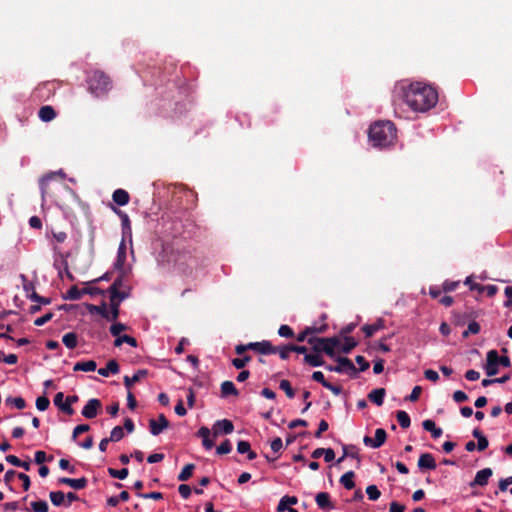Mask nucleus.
Instances as JSON below:
<instances>
[{
	"label": "nucleus",
	"instance_id": "obj_1",
	"mask_svg": "<svg viewBox=\"0 0 512 512\" xmlns=\"http://www.w3.org/2000/svg\"><path fill=\"white\" fill-rule=\"evenodd\" d=\"M404 102L414 111L425 112L438 102L435 88L422 82H414L402 87Z\"/></svg>",
	"mask_w": 512,
	"mask_h": 512
},
{
	"label": "nucleus",
	"instance_id": "obj_2",
	"mask_svg": "<svg viewBox=\"0 0 512 512\" xmlns=\"http://www.w3.org/2000/svg\"><path fill=\"white\" fill-rule=\"evenodd\" d=\"M368 137L374 147L386 148L394 145L397 138V129L391 121H377L370 126Z\"/></svg>",
	"mask_w": 512,
	"mask_h": 512
},
{
	"label": "nucleus",
	"instance_id": "obj_3",
	"mask_svg": "<svg viewBox=\"0 0 512 512\" xmlns=\"http://www.w3.org/2000/svg\"><path fill=\"white\" fill-rule=\"evenodd\" d=\"M89 87L93 93L99 95L109 90L111 80L107 74L102 71H94L88 80Z\"/></svg>",
	"mask_w": 512,
	"mask_h": 512
},
{
	"label": "nucleus",
	"instance_id": "obj_4",
	"mask_svg": "<svg viewBox=\"0 0 512 512\" xmlns=\"http://www.w3.org/2000/svg\"><path fill=\"white\" fill-rule=\"evenodd\" d=\"M195 265L196 260L189 252L179 253L174 260L175 268L185 276L192 274Z\"/></svg>",
	"mask_w": 512,
	"mask_h": 512
},
{
	"label": "nucleus",
	"instance_id": "obj_5",
	"mask_svg": "<svg viewBox=\"0 0 512 512\" xmlns=\"http://www.w3.org/2000/svg\"><path fill=\"white\" fill-rule=\"evenodd\" d=\"M109 206L112 209V211L115 212L121 219L122 234H123L122 239L129 238V240L131 242L132 241V228H131V222H130L129 216L125 212L118 209L114 204L110 203Z\"/></svg>",
	"mask_w": 512,
	"mask_h": 512
},
{
	"label": "nucleus",
	"instance_id": "obj_6",
	"mask_svg": "<svg viewBox=\"0 0 512 512\" xmlns=\"http://www.w3.org/2000/svg\"><path fill=\"white\" fill-rule=\"evenodd\" d=\"M101 408V401L97 398H91L83 407L81 413L87 419H94L98 415Z\"/></svg>",
	"mask_w": 512,
	"mask_h": 512
},
{
	"label": "nucleus",
	"instance_id": "obj_7",
	"mask_svg": "<svg viewBox=\"0 0 512 512\" xmlns=\"http://www.w3.org/2000/svg\"><path fill=\"white\" fill-rule=\"evenodd\" d=\"M169 421L164 414H160L158 419H150L149 420V430L150 433L154 436H158L163 432L164 429L169 427Z\"/></svg>",
	"mask_w": 512,
	"mask_h": 512
},
{
	"label": "nucleus",
	"instance_id": "obj_8",
	"mask_svg": "<svg viewBox=\"0 0 512 512\" xmlns=\"http://www.w3.org/2000/svg\"><path fill=\"white\" fill-rule=\"evenodd\" d=\"M249 350L255 351L262 355L275 354L276 349L272 343L268 340H263L261 342H250L248 343Z\"/></svg>",
	"mask_w": 512,
	"mask_h": 512
},
{
	"label": "nucleus",
	"instance_id": "obj_9",
	"mask_svg": "<svg viewBox=\"0 0 512 512\" xmlns=\"http://www.w3.org/2000/svg\"><path fill=\"white\" fill-rule=\"evenodd\" d=\"M497 351L490 350L487 352L486 364L484 366L487 376L492 377L498 373V363L496 361Z\"/></svg>",
	"mask_w": 512,
	"mask_h": 512
},
{
	"label": "nucleus",
	"instance_id": "obj_10",
	"mask_svg": "<svg viewBox=\"0 0 512 512\" xmlns=\"http://www.w3.org/2000/svg\"><path fill=\"white\" fill-rule=\"evenodd\" d=\"M234 430V425L232 421L228 419H222L215 422L213 425V434L214 436H218L219 434H231Z\"/></svg>",
	"mask_w": 512,
	"mask_h": 512
},
{
	"label": "nucleus",
	"instance_id": "obj_11",
	"mask_svg": "<svg viewBox=\"0 0 512 512\" xmlns=\"http://www.w3.org/2000/svg\"><path fill=\"white\" fill-rule=\"evenodd\" d=\"M492 474H493V471L491 468H484L482 470H479L476 473L474 480L472 482H470V487L486 486L488 484V480L492 476Z\"/></svg>",
	"mask_w": 512,
	"mask_h": 512
},
{
	"label": "nucleus",
	"instance_id": "obj_12",
	"mask_svg": "<svg viewBox=\"0 0 512 512\" xmlns=\"http://www.w3.org/2000/svg\"><path fill=\"white\" fill-rule=\"evenodd\" d=\"M57 176L61 177V178H64L65 174L63 173L62 170H60L59 172H50L46 175H44L40 181H39V186H40V190H41V196L42 198L44 199L45 196L48 194V185H49V182L51 180H54Z\"/></svg>",
	"mask_w": 512,
	"mask_h": 512
},
{
	"label": "nucleus",
	"instance_id": "obj_13",
	"mask_svg": "<svg viewBox=\"0 0 512 512\" xmlns=\"http://www.w3.org/2000/svg\"><path fill=\"white\" fill-rule=\"evenodd\" d=\"M126 250H127V248H126V244H125V239H122L119 244L118 251H117V258L114 263V268L118 272H123V270H125L124 265L126 262Z\"/></svg>",
	"mask_w": 512,
	"mask_h": 512
},
{
	"label": "nucleus",
	"instance_id": "obj_14",
	"mask_svg": "<svg viewBox=\"0 0 512 512\" xmlns=\"http://www.w3.org/2000/svg\"><path fill=\"white\" fill-rule=\"evenodd\" d=\"M325 343V346L322 348L323 353L331 358H334L336 348L340 347V339L336 336L325 337Z\"/></svg>",
	"mask_w": 512,
	"mask_h": 512
},
{
	"label": "nucleus",
	"instance_id": "obj_15",
	"mask_svg": "<svg viewBox=\"0 0 512 512\" xmlns=\"http://www.w3.org/2000/svg\"><path fill=\"white\" fill-rule=\"evenodd\" d=\"M418 467L420 470L429 469L434 470L436 469L437 465L435 462V459L432 454L430 453H423L420 455L418 459Z\"/></svg>",
	"mask_w": 512,
	"mask_h": 512
},
{
	"label": "nucleus",
	"instance_id": "obj_16",
	"mask_svg": "<svg viewBox=\"0 0 512 512\" xmlns=\"http://www.w3.org/2000/svg\"><path fill=\"white\" fill-rule=\"evenodd\" d=\"M60 484H65L70 486L73 489L80 490L87 486L88 480L85 477H81L78 479H72L67 477H62L58 480Z\"/></svg>",
	"mask_w": 512,
	"mask_h": 512
},
{
	"label": "nucleus",
	"instance_id": "obj_17",
	"mask_svg": "<svg viewBox=\"0 0 512 512\" xmlns=\"http://www.w3.org/2000/svg\"><path fill=\"white\" fill-rule=\"evenodd\" d=\"M315 501L318 507L322 510L334 509V504L332 503L330 495L327 492H319L315 497Z\"/></svg>",
	"mask_w": 512,
	"mask_h": 512
},
{
	"label": "nucleus",
	"instance_id": "obj_18",
	"mask_svg": "<svg viewBox=\"0 0 512 512\" xmlns=\"http://www.w3.org/2000/svg\"><path fill=\"white\" fill-rule=\"evenodd\" d=\"M63 399H64V394L62 392H58L54 397L55 406L58 407L65 414L70 415V416L73 415L75 412L74 409L71 406H69V403H67L66 400L64 402Z\"/></svg>",
	"mask_w": 512,
	"mask_h": 512
},
{
	"label": "nucleus",
	"instance_id": "obj_19",
	"mask_svg": "<svg viewBox=\"0 0 512 512\" xmlns=\"http://www.w3.org/2000/svg\"><path fill=\"white\" fill-rule=\"evenodd\" d=\"M112 200L119 206H125L130 201V195L126 190L119 188L113 192Z\"/></svg>",
	"mask_w": 512,
	"mask_h": 512
},
{
	"label": "nucleus",
	"instance_id": "obj_20",
	"mask_svg": "<svg viewBox=\"0 0 512 512\" xmlns=\"http://www.w3.org/2000/svg\"><path fill=\"white\" fill-rule=\"evenodd\" d=\"M86 308L90 314H99L105 319H110L109 311L107 310V304L102 302L101 305L86 304Z\"/></svg>",
	"mask_w": 512,
	"mask_h": 512
},
{
	"label": "nucleus",
	"instance_id": "obj_21",
	"mask_svg": "<svg viewBox=\"0 0 512 512\" xmlns=\"http://www.w3.org/2000/svg\"><path fill=\"white\" fill-rule=\"evenodd\" d=\"M148 375V370L140 369L132 377L124 376V385L130 390L132 385Z\"/></svg>",
	"mask_w": 512,
	"mask_h": 512
},
{
	"label": "nucleus",
	"instance_id": "obj_22",
	"mask_svg": "<svg viewBox=\"0 0 512 512\" xmlns=\"http://www.w3.org/2000/svg\"><path fill=\"white\" fill-rule=\"evenodd\" d=\"M304 362L312 367L324 366L325 361L320 353H309L304 356Z\"/></svg>",
	"mask_w": 512,
	"mask_h": 512
},
{
	"label": "nucleus",
	"instance_id": "obj_23",
	"mask_svg": "<svg viewBox=\"0 0 512 512\" xmlns=\"http://www.w3.org/2000/svg\"><path fill=\"white\" fill-rule=\"evenodd\" d=\"M343 456L338 459V463L342 462L345 457H352L360 462L359 449L355 445H342Z\"/></svg>",
	"mask_w": 512,
	"mask_h": 512
},
{
	"label": "nucleus",
	"instance_id": "obj_24",
	"mask_svg": "<svg viewBox=\"0 0 512 512\" xmlns=\"http://www.w3.org/2000/svg\"><path fill=\"white\" fill-rule=\"evenodd\" d=\"M385 394H386V391L384 388H377V389L372 390L368 394V399L371 402H373L374 404H376L377 406H381L384 402Z\"/></svg>",
	"mask_w": 512,
	"mask_h": 512
},
{
	"label": "nucleus",
	"instance_id": "obj_25",
	"mask_svg": "<svg viewBox=\"0 0 512 512\" xmlns=\"http://www.w3.org/2000/svg\"><path fill=\"white\" fill-rule=\"evenodd\" d=\"M335 361L341 364L342 369L345 373L355 374L357 372L356 367L349 358L338 356L335 358Z\"/></svg>",
	"mask_w": 512,
	"mask_h": 512
},
{
	"label": "nucleus",
	"instance_id": "obj_26",
	"mask_svg": "<svg viewBox=\"0 0 512 512\" xmlns=\"http://www.w3.org/2000/svg\"><path fill=\"white\" fill-rule=\"evenodd\" d=\"M39 118L44 122L52 121L56 117V112L52 106H42L39 110Z\"/></svg>",
	"mask_w": 512,
	"mask_h": 512
},
{
	"label": "nucleus",
	"instance_id": "obj_27",
	"mask_svg": "<svg viewBox=\"0 0 512 512\" xmlns=\"http://www.w3.org/2000/svg\"><path fill=\"white\" fill-rule=\"evenodd\" d=\"M422 426L426 431L431 432V436L434 439L439 438L443 433V430L441 428L436 427L435 422L433 420H424Z\"/></svg>",
	"mask_w": 512,
	"mask_h": 512
},
{
	"label": "nucleus",
	"instance_id": "obj_28",
	"mask_svg": "<svg viewBox=\"0 0 512 512\" xmlns=\"http://www.w3.org/2000/svg\"><path fill=\"white\" fill-rule=\"evenodd\" d=\"M119 372V364L116 360L112 359L107 362V365L105 368L98 369L99 375L103 377H108L109 373L116 374Z\"/></svg>",
	"mask_w": 512,
	"mask_h": 512
},
{
	"label": "nucleus",
	"instance_id": "obj_29",
	"mask_svg": "<svg viewBox=\"0 0 512 512\" xmlns=\"http://www.w3.org/2000/svg\"><path fill=\"white\" fill-rule=\"evenodd\" d=\"M308 344L311 346L313 352L322 353L323 352L322 348L326 344L325 337H317V336L313 335V337L308 338Z\"/></svg>",
	"mask_w": 512,
	"mask_h": 512
},
{
	"label": "nucleus",
	"instance_id": "obj_30",
	"mask_svg": "<svg viewBox=\"0 0 512 512\" xmlns=\"http://www.w3.org/2000/svg\"><path fill=\"white\" fill-rule=\"evenodd\" d=\"M96 368H97L96 362L94 360H88V361L77 362L74 365L73 370L74 371L91 372V371H95Z\"/></svg>",
	"mask_w": 512,
	"mask_h": 512
},
{
	"label": "nucleus",
	"instance_id": "obj_31",
	"mask_svg": "<svg viewBox=\"0 0 512 512\" xmlns=\"http://www.w3.org/2000/svg\"><path fill=\"white\" fill-rule=\"evenodd\" d=\"M239 392L236 389L234 383L232 381H224L221 384V396L223 398L228 397L229 395L238 396Z\"/></svg>",
	"mask_w": 512,
	"mask_h": 512
},
{
	"label": "nucleus",
	"instance_id": "obj_32",
	"mask_svg": "<svg viewBox=\"0 0 512 512\" xmlns=\"http://www.w3.org/2000/svg\"><path fill=\"white\" fill-rule=\"evenodd\" d=\"M384 328V321L382 319L377 320L374 324H367L362 327V331L366 337H371L375 332Z\"/></svg>",
	"mask_w": 512,
	"mask_h": 512
},
{
	"label": "nucleus",
	"instance_id": "obj_33",
	"mask_svg": "<svg viewBox=\"0 0 512 512\" xmlns=\"http://www.w3.org/2000/svg\"><path fill=\"white\" fill-rule=\"evenodd\" d=\"M355 473L353 471H348L344 473L341 477L339 482L344 486L345 489L351 490L355 488V482H354Z\"/></svg>",
	"mask_w": 512,
	"mask_h": 512
},
{
	"label": "nucleus",
	"instance_id": "obj_34",
	"mask_svg": "<svg viewBox=\"0 0 512 512\" xmlns=\"http://www.w3.org/2000/svg\"><path fill=\"white\" fill-rule=\"evenodd\" d=\"M298 499L295 496H283L281 500L279 501V504L277 506L278 512H284L285 510L289 509L288 505H295L297 504Z\"/></svg>",
	"mask_w": 512,
	"mask_h": 512
},
{
	"label": "nucleus",
	"instance_id": "obj_35",
	"mask_svg": "<svg viewBox=\"0 0 512 512\" xmlns=\"http://www.w3.org/2000/svg\"><path fill=\"white\" fill-rule=\"evenodd\" d=\"M62 342H63V344H64L68 349H74V348L77 346V343H78V337H77V334H76V333H74V332L66 333V334L62 337Z\"/></svg>",
	"mask_w": 512,
	"mask_h": 512
},
{
	"label": "nucleus",
	"instance_id": "obj_36",
	"mask_svg": "<svg viewBox=\"0 0 512 512\" xmlns=\"http://www.w3.org/2000/svg\"><path fill=\"white\" fill-rule=\"evenodd\" d=\"M344 341V344L340 346V351L345 354L350 353L358 344L357 341L351 336L344 337Z\"/></svg>",
	"mask_w": 512,
	"mask_h": 512
},
{
	"label": "nucleus",
	"instance_id": "obj_37",
	"mask_svg": "<svg viewBox=\"0 0 512 512\" xmlns=\"http://www.w3.org/2000/svg\"><path fill=\"white\" fill-rule=\"evenodd\" d=\"M396 418H397V421H398L399 425L403 429H407V428L410 427L411 420H410V417H409V415H408V413L406 411H403V410L397 411Z\"/></svg>",
	"mask_w": 512,
	"mask_h": 512
},
{
	"label": "nucleus",
	"instance_id": "obj_38",
	"mask_svg": "<svg viewBox=\"0 0 512 512\" xmlns=\"http://www.w3.org/2000/svg\"><path fill=\"white\" fill-rule=\"evenodd\" d=\"M387 439V433L383 428H378L375 430V437L373 438V444L375 448L381 447Z\"/></svg>",
	"mask_w": 512,
	"mask_h": 512
},
{
	"label": "nucleus",
	"instance_id": "obj_39",
	"mask_svg": "<svg viewBox=\"0 0 512 512\" xmlns=\"http://www.w3.org/2000/svg\"><path fill=\"white\" fill-rule=\"evenodd\" d=\"M194 469H195V465L194 464H192V463L186 464L183 467L182 471L179 473V475L177 477L178 480L182 481V482L189 480L190 477L193 474Z\"/></svg>",
	"mask_w": 512,
	"mask_h": 512
},
{
	"label": "nucleus",
	"instance_id": "obj_40",
	"mask_svg": "<svg viewBox=\"0 0 512 512\" xmlns=\"http://www.w3.org/2000/svg\"><path fill=\"white\" fill-rule=\"evenodd\" d=\"M123 343H127L128 345H130L132 347H137V345H138L137 340L134 337L129 336V335L119 336L114 341V345L116 347L121 346Z\"/></svg>",
	"mask_w": 512,
	"mask_h": 512
},
{
	"label": "nucleus",
	"instance_id": "obj_41",
	"mask_svg": "<svg viewBox=\"0 0 512 512\" xmlns=\"http://www.w3.org/2000/svg\"><path fill=\"white\" fill-rule=\"evenodd\" d=\"M125 270L123 272H119V276L114 280L112 285L108 288V292L110 294L117 295V290H120L123 287V278H124Z\"/></svg>",
	"mask_w": 512,
	"mask_h": 512
},
{
	"label": "nucleus",
	"instance_id": "obj_42",
	"mask_svg": "<svg viewBox=\"0 0 512 512\" xmlns=\"http://www.w3.org/2000/svg\"><path fill=\"white\" fill-rule=\"evenodd\" d=\"M6 405H13L19 410H22L26 407V401L22 397H7L5 399Z\"/></svg>",
	"mask_w": 512,
	"mask_h": 512
},
{
	"label": "nucleus",
	"instance_id": "obj_43",
	"mask_svg": "<svg viewBox=\"0 0 512 512\" xmlns=\"http://www.w3.org/2000/svg\"><path fill=\"white\" fill-rule=\"evenodd\" d=\"M53 505L61 506L65 503V494L62 491H52L49 494Z\"/></svg>",
	"mask_w": 512,
	"mask_h": 512
},
{
	"label": "nucleus",
	"instance_id": "obj_44",
	"mask_svg": "<svg viewBox=\"0 0 512 512\" xmlns=\"http://www.w3.org/2000/svg\"><path fill=\"white\" fill-rule=\"evenodd\" d=\"M83 294H84L83 289L80 290L77 286L74 285V286L70 287V289L67 291V295L65 298L68 300L76 301V300L81 299Z\"/></svg>",
	"mask_w": 512,
	"mask_h": 512
},
{
	"label": "nucleus",
	"instance_id": "obj_45",
	"mask_svg": "<svg viewBox=\"0 0 512 512\" xmlns=\"http://www.w3.org/2000/svg\"><path fill=\"white\" fill-rule=\"evenodd\" d=\"M108 473L113 478L124 480L128 476L129 471L127 468H122L120 470L108 468Z\"/></svg>",
	"mask_w": 512,
	"mask_h": 512
},
{
	"label": "nucleus",
	"instance_id": "obj_46",
	"mask_svg": "<svg viewBox=\"0 0 512 512\" xmlns=\"http://www.w3.org/2000/svg\"><path fill=\"white\" fill-rule=\"evenodd\" d=\"M31 509L34 512H48L49 506L45 500L31 502Z\"/></svg>",
	"mask_w": 512,
	"mask_h": 512
},
{
	"label": "nucleus",
	"instance_id": "obj_47",
	"mask_svg": "<svg viewBox=\"0 0 512 512\" xmlns=\"http://www.w3.org/2000/svg\"><path fill=\"white\" fill-rule=\"evenodd\" d=\"M124 437V430H123V427L121 426H115L111 433H110V437H109V440L111 442H118L120 441L122 438Z\"/></svg>",
	"mask_w": 512,
	"mask_h": 512
},
{
	"label": "nucleus",
	"instance_id": "obj_48",
	"mask_svg": "<svg viewBox=\"0 0 512 512\" xmlns=\"http://www.w3.org/2000/svg\"><path fill=\"white\" fill-rule=\"evenodd\" d=\"M313 335H315V330H313L312 328H310L309 326L308 327H305L297 336H296V340L298 342H304L305 340L308 342V338L309 337H313Z\"/></svg>",
	"mask_w": 512,
	"mask_h": 512
},
{
	"label": "nucleus",
	"instance_id": "obj_49",
	"mask_svg": "<svg viewBox=\"0 0 512 512\" xmlns=\"http://www.w3.org/2000/svg\"><path fill=\"white\" fill-rule=\"evenodd\" d=\"M250 355H244L242 358H234L232 359V365L236 369H243L250 361H251Z\"/></svg>",
	"mask_w": 512,
	"mask_h": 512
},
{
	"label": "nucleus",
	"instance_id": "obj_50",
	"mask_svg": "<svg viewBox=\"0 0 512 512\" xmlns=\"http://www.w3.org/2000/svg\"><path fill=\"white\" fill-rule=\"evenodd\" d=\"M280 389L283 390L288 398H293L295 396V392L291 386L290 381L284 379L280 381L279 385Z\"/></svg>",
	"mask_w": 512,
	"mask_h": 512
},
{
	"label": "nucleus",
	"instance_id": "obj_51",
	"mask_svg": "<svg viewBox=\"0 0 512 512\" xmlns=\"http://www.w3.org/2000/svg\"><path fill=\"white\" fill-rule=\"evenodd\" d=\"M368 498L372 501H376L381 496V492L376 485H369L366 488Z\"/></svg>",
	"mask_w": 512,
	"mask_h": 512
},
{
	"label": "nucleus",
	"instance_id": "obj_52",
	"mask_svg": "<svg viewBox=\"0 0 512 512\" xmlns=\"http://www.w3.org/2000/svg\"><path fill=\"white\" fill-rule=\"evenodd\" d=\"M119 301H115L113 299H110V308H111V311L109 312L110 314V319L111 321H115L118 317H119Z\"/></svg>",
	"mask_w": 512,
	"mask_h": 512
},
{
	"label": "nucleus",
	"instance_id": "obj_53",
	"mask_svg": "<svg viewBox=\"0 0 512 512\" xmlns=\"http://www.w3.org/2000/svg\"><path fill=\"white\" fill-rule=\"evenodd\" d=\"M232 450V445H231V442L226 439L224 440L217 448H216V452L217 454L219 455H224V454H228L230 453Z\"/></svg>",
	"mask_w": 512,
	"mask_h": 512
},
{
	"label": "nucleus",
	"instance_id": "obj_54",
	"mask_svg": "<svg viewBox=\"0 0 512 512\" xmlns=\"http://www.w3.org/2000/svg\"><path fill=\"white\" fill-rule=\"evenodd\" d=\"M127 330V326L123 323L117 322L110 326V333L116 338L121 336L120 333Z\"/></svg>",
	"mask_w": 512,
	"mask_h": 512
},
{
	"label": "nucleus",
	"instance_id": "obj_55",
	"mask_svg": "<svg viewBox=\"0 0 512 512\" xmlns=\"http://www.w3.org/2000/svg\"><path fill=\"white\" fill-rule=\"evenodd\" d=\"M278 335L285 338H293L295 336L293 329L285 324L279 327Z\"/></svg>",
	"mask_w": 512,
	"mask_h": 512
},
{
	"label": "nucleus",
	"instance_id": "obj_56",
	"mask_svg": "<svg viewBox=\"0 0 512 512\" xmlns=\"http://www.w3.org/2000/svg\"><path fill=\"white\" fill-rule=\"evenodd\" d=\"M49 405H50V401L46 396H40L36 399V407L40 411L47 410Z\"/></svg>",
	"mask_w": 512,
	"mask_h": 512
},
{
	"label": "nucleus",
	"instance_id": "obj_57",
	"mask_svg": "<svg viewBox=\"0 0 512 512\" xmlns=\"http://www.w3.org/2000/svg\"><path fill=\"white\" fill-rule=\"evenodd\" d=\"M274 349H276V353L279 354L282 360H287L289 358V353L292 352V350L288 349V344L283 346H274Z\"/></svg>",
	"mask_w": 512,
	"mask_h": 512
},
{
	"label": "nucleus",
	"instance_id": "obj_58",
	"mask_svg": "<svg viewBox=\"0 0 512 512\" xmlns=\"http://www.w3.org/2000/svg\"><path fill=\"white\" fill-rule=\"evenodd\" d=\"M137 496L143 499H153V500H161L163 498V494L161 492H149V493H141L138 492Z\"/></svg>",
	"mask_w": 512,
	"mask_h": 512
},
{
	"label": "nucleus",
	"instance_id": "obj_59",
	"mask_svg": "<svg viewBox=\"0 0 512 512\" xmlns=\"http://www.w3.org/2000/svg\"><path fill=\"white\" fill-rule=\"evenodd\" d=\"M89 430H90V426L88 424H80V425L76 426L72 433V439L76 440V438L80 434L88 432Z\"/></svg>",
	"mask_w": 512,
	"mask_h": 512
},
{
	"label": "nucleus",
	"instance_id": "obj_60",
	"mask_svg": "<svg viewBox=\"0 0 512 512\" xmlns=\"http://www.w3.org/2000/svg\"><path fill=\"white\" fill-rule=\"evenodd\" d=\"M17 474L18 473L15 470H8L4 475V483L11 491H13L11 481L14 479L15 476H17Z\"/></svg>",
	"mask_w": 512,
	"mask_h": 512
},
{
	"label": "nucleus",
	"instance_id": "obj_61",
	"mask_svg": "<svg viewBox=\"0 0 512 512\" xmlns=\"http://www.w3.org/2000/svg\"><path fill=\"white\" fill-rule=\"evenodd\" d=\"M459 286V282L458 281H449V280H446L443 285H442V290L444 292H451V291H454L457 289V287Z\"/></svg>",
	"mask_w": 512,
	"mask_h": 512
},
{
	"label": "nucleus",
	"instance_id": "obj_62",
	"mask_svg": "<svg viewBox=\"0 0 512 512\" xmlns=\"http://www.w3.org/2000/svg\"><path fill=\"white\" fill-rule=\"evenodd\" d=\"M251 449V445L248 441L240 440L237 443V451L240 454H245Z\"/></svg>",
	"mask_w": 512,
	"mask_h": 512
},
{
	"label": "nucleus",
	"instance_id": "obj_63",
	"mask_svg": "<svg viewBox=\"0 0 512 512\" xmlns=\"http://www.w3.org/2000/svg\"><path fill=\"white\" fill-rule=\"evenodd\" d=\"M178 491H179V494L181 495V497L184 499H188L192 492L191 487L187 484H181L178 487Z\"/></svg>",
	"mask_w": 512,
	"mask_h": 512
},
{
	"label": "nucleus",
	"instance_id": "obj_64",
	"mask_svg": "<svg viewBox=\"0 0 512 512\" xmlns=\"http://www.w3.org/2000/svg\"><path fill=\"white\" fill-rule=\"evenodd\" d=\"M389 512H405V506L393 501L390 503Z\"/></svg>",
	"mask_w": 512,
	"mask_h": 512
}]
</instances>
